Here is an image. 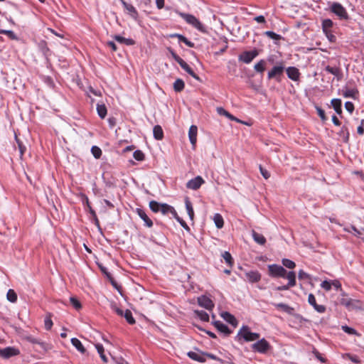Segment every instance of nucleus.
I'll return each mask as SVG.
<instances>
[{"instance_id":"obj_1","label":"nucleus","mask_w":364,"mask_h":364,"mask_svg":"<svg viewBox=\"0 0 364 364\" xmlns=\"http://www.w3.org/2000/svg\"><path fill=\"white\" fill-rule=\"evenodd\" d=\"M176 13L181 17L188 24L192 26L196 29L201 33H207V28L203 25L199 19L192 14L183 13L179 11H176Z\"/></svg>"},{"instance_id":"obj_2","label":"nucleus","mask_w":364,"mask_h":364,"mask_svg":"<svg viewBox=\"0 0 364 364\" xmlns=\"http://www.w3.org/2000/svg\"><path fill=\"white\" fill-rule=\"evenodd\" d=\"M176 13L181 17L188 24L192 26L196 29L201 33H207V28L203 25L199 19L192 14L183 13L179 11H176Z\"/></svg>"},{"instance_id":"obj_3","label":"nucleus","mask_w":364,"mask_h":364,"mask_svg":"<svg viewBox=\"0 0 364 364\" xmlns=\"http://www.w3.org/2000/svg\"><path fill=\"white\" fill-rule=\"evenodd\" d=\"M259 338V334L253 333L247 326H242L235 336V340L241 342L243 340L245 342L254 341Z\"/></svg>"},{"instance_id":"obj_4","label":"nucleus","mask_w":364,"mask_h":364,"mask_svg":"<svg viewBox=\"0 0 364 364\" xmlns=\"http://www.w3.org/2000/svg\"><path fill=\"white\" fill-rule=\"evenodd\" d=\"M329 11L334 14L341 20H348L349 16L346 9L338 2H331L328 3Z\"/></svg>"},{"instance_id":"obj_5","label":"nucleus","mask_w":364,"mask_h":364,"mask_svg":"<svg viewBox=\"0 0 364 364\" xmlns=\"http://www.w3.org/2000/svg\"><path fill=\"white\" fill-rule=\"evenodd\" d=\"M285 70L284 63L282 60L277 62L272 69L267 73V78L269 80L275 79L277 81L280 80L281 76Z\"/></svg>"},{"instance_id":"obj_6","label":"nucleus","mask_w":364,"mask_h":364,"mask_svg":"<svg viewBox=\"0 0 364 364\" xmlns=\"http://www.w3.org/2000/svg\"><path fill=\"white\" fill-rule=\"evenodd\" d=\"M269 274L272 277H282L285 278L287 270L278 264H269L268 266Z\"/></svg>"},{"instance_id":"obj_7","label":"nucleus","mask_w":364,"mask_h":364,"mask_svg":"<svg viewBox=\"0 0 364 364\" xmlns=\"http://www.w3.org/2000/svg\"><path fill=\"white\" fill-rule=\"evenodd\" d=\"M259 55V52L257 49H253L249 51H245L241 53L238 59L240 61H242L246 64L250 63L257 55Z\"/></svg>"},{"instance_id":"obj_8","label":"nucleus","mask_w":364,"mask_h":364,"mask_svg":"<svg viewBox=\"0 0 364 364\" xmlns=\"http://www.w3.org/2000/svg\"><path fill=\"white\" fill-rule=\"evenodd\" d=\"M269 348V343L264 338L259 340L252 346V350L259 353H267Z\"/></svg>"},{"instance_id":"obj_9","label":"nucleus","mask_w":364,"mask_h":364,"mask_svg":"<svg viewBox=\"0 0 364 364\" xmlns=\"http://www.w3.org/2000/svg\"><path fill=\"white\" fill-rule=\"evenodd\" d=\"M205 183L204 179L198 176L191 180L186 183V188L191 190L196 191L200 188V186Z\"/></svg>"},{"instance_id":"obj_10","label":"nucleus","mask_w":364,"mask_h":364,"mask_svg":"<svg viewBox=\"0 0 364 364\" xmlns=\"http://www.w3.org/2000/svg\"><path fill=\"white\" fill-rule=\"evenodd\" d=\"M19 354L18 349L14 347H6L0 348V357L7 359Z\"/></svg>"},{"instance_id":"obj_11","label":"nucleus","mask_w":364,"mask_h":364,"mask_svg":"<svg viewBox=\"0 0 364 364\" xmlns=\"http://www.w3.org/2000/svg\"><path fill=\"white\" fill-rule=\"evenodd\" d=\"M198 305L205 308L208 311H212L214 308V303L213 301L206 296H201L198 298Z\"/></svg>"},{"instance_id":"obj_12","label":"nucleus","mask_w":364,"mask_h":364,"mask_svg":"<svg viewBox=\"0 0 364 364\" xmlns=\"http://www.w3.org/2000/svg\"><path fill=\"white\" fill-rule=\"evenodd\" d=\"M286 70L287 77L293 81H299L300 78V72L298 68L294 66L288 67Z\"/></svg>"},{"instance_id":"obj_13","label":"nucleus","mask_w":364,"mask_h":364,"mask_svg":"<svg viewBox=\"0 0 364 364\" xmlns=\"http://www.w3.org/2000/svg\"><path fill=\"white\" fill-rule=\"evenodd\" d=\"M309 304L314 307V309L318 313H324L326 311V306L323 305H318L316 304V298L313 294H309L308 296Z\"/></svg>"},{"instance_id":"obj_14","label":"nucleus","mask_w":364,"mask_h":364,"mask_svg":"<svg viewBox=\"0 0 364 364\" xmlns=\"http://www.w3.org/2000/svg\"><path fill=\"white\" fill-rule=\"evenodd\" d=\"M120 1L128 14L134 19H136L139 14L136 9L132 4L127 3L124 0H120Z\"/></svg>"},{"instance_id":"obj_15","label":"nucleus","mask_w":364,"mask_h":364,"mask_svg":"<svg viewBox=\"0 0 364 364\" xmlns=\"http://www.w3.org/2000/svg\"><path fill=\"white\" fill-rule=\"evenodd\" d=\"M198 127L196 125H191L188 130V138L191 145L195 147L197 142Z\"/></svg>"},{"instance_id":"obj_16","label":"nucleus","mask_w":364,"mask_h":364,"mask_svg":"<svg viewBox=\"0 0 364 364\" xmlns=\"http://www.w3.org/2000/svg\"><path fill=\"white\" fill-rule=\"evenodd\" d=\"M136 213L139 216V218L144 222L145 225L149 228L153 226L152 220L148 217L145 211L141 208H136Z\"/></svg>"},{"instance_id":"obj_17","label":"nucleus","mask_w":364,"mask_h":364,"mask_svg":"<svg viewBox=\"0 0 364 364\" xmlns=\"http://www.w3.org/2000/svg\"><path fill=\"white\" fill-rule=\"evenodd\" d=\"M220 316L228 323L231 324L233 327H236L238 322L235 317L228 311H223L220 314Z\"/></svg>"},{"instance_id":"obj_18","label":"nucleus","mask_w":364,"mask_h":364,"mask_svg":"<svg viewBox=\"0 0 364 364\" xmlns=\"http://www.w3.org/2000/svg\"><path fill=\"white\" fill-rule=\"evenodd\" d=\"M247 279L251 283L258 282L261 279V274L258 271H250L245 273Z\"/></svg>"},{"instance_id":"obj_19","label":"nucleus","mask_w":364,"mask_h":364,"mask_svg":"<svg viewBox=\"0 0 364 364\" xmlns=\"http://www.w3.org/2000/svg\"><path fill=\"white\" fill-rule=\"evenodd\" d=\"M214 326L219 331L220 333H223L225 336H229L232 331L229 329V328L222 323L220 321H215L213 322Z\"/></svg>"},{"instance_id":"obj_20","label":"nucleus","mask_w":364,"mask_h":364,"mask_svg":"<svg viewBox=\"0 0 364 364\" xmlns=\"http://www.w3.org/2000/svg\"><path fill=\"white\" fill-rule=\"evenodd\" d=\"M343 96L346 98L356 99L358 96V90L356 88L349 89L344 87L342 90Z\"/></svg>"},{"instance_id":"obj_21","label":"nucleus","mask_w":364,"mask_h":364,"mask_svg":"<svg viewBox=\"0 0 364 364\" xmlns=\"http://www.w3.org/2000/svg\"><path fill=\"white\" fill-rule=\"evenodd\" d=\"M160 206H161L160 212L163 215H168L170 213L172 215V216L176 215V211L173 206H171L167 203H161V205H160Z\"/></svg>"},{"instance_id":"obj_22","label":"nucleus","mask_w":364,"mask_h":364,"mask_svg":"<svg viewBox=\"0 0 364 364\" xmlns=\"http://www.w3.org/2000/svg\"><path fill=\"white\" fill-rule=\"evenodd\" d=\"M325 70L326 72H328V73H331V74L333 75L335 77H336L338 80H339L342 78L341 70L339 68L331 67V66L327 65L325 68Z\"/></svg>"},{"instance_id":"obj_23","label":"nucleus","mask_w":364,"mask_h":364,"mask_svg":"<svg viewBox=\"0 0 364 364\" xmlns=\"http://www.w3.org/2000/svg\"><path fill=\"white\" fill-rule=\"evenodd\" d=\"M178 64L186 73H188L193 78H195L197 80H200L199 77L194 73L193 69L183 60L179 62Z\"/></svg>"},{"instance_id":"obj_24","label":"nucleus","mask_w":364,"mask_h":364,"mask_svg":"<svg viewBox=\"0 0 364 364\" xmlns=\"http://www.w3.org/2000/svg\"><path fill=\"white\" fill-rule=\"evenodd\" d=\"M188 356L193 360L203 363L205 361V358L203 354L200 353L189 351L187 353Z\"/></svg>"},{"instance_id":"obj_25","label":"nucleus","mask_w":364,"mask_h":364,"mask_svg":"<svg viewBox=\"0 0 364 364\" xmlns=\"http://www.w3.org/2000/svg\"><path fill=\"white\" fill-rule=\"evenodd\" d=\"M333 26V22L330 18H326L322 21L321 27L323 33L332 31L331 28Z\"/></svg>"},{"instance_id":"obj_26","label":"nucleus","mask_w":364,"mask_h":364,"mask_svg":"<svg viewBox=\"0 0 364 364\" xmlns=\"http://www.w3.org/2000/svg\"><path fill=\"white\" fill-rule=\"evenodd\" d=\"M266 66L267 61L264 59H261L254 65V70L257 73H262L265 70Z\"/></svg>"},{"instance_id":"obj_27","label":"nucleus","mask_w":364,"mask_h":364,"mask_svg":"<svg viewBox=\"0 0 364 364\" xmlns=\"http://www.w3.org/2000/svg\"><path fill=\"white\" fill-rule=\"evenodd\" d=\"M154 137L156 140H161L164 137V132L161 126L156 125L153 129Z\"/></svg>"},{"instance_id":"obj_28","label":"nucleus","mask_w":364,"mask_h":364,"mask_svg":"<svg viewBox=\"0 0 364 364\" xmlns=\"http://www.w3.org/2000/svg\"><path fill=\"white\" fill-rule=\"evenodd\" d=\"M272 304L277 309H280L284 312H287L289 314H291L294 311V309L289 305L284 304V303H272Z\"/></svg>"},{"instance_id":"obj_29","label":"nucleus","mask_w":364,"mask_h":364,"mask_svg":"<svg viewBox=\"0 0 364 364\" xmlns=\"http://www.w3.org/2000/svg\"><path fill=\"white\" fill-rule=\"evenodd\" d=\"M185 205H186V211L188 213V215L190 219L191 220H193V218H194V210L193 208L192 203L190 201V200L188 199V198H186L185 199Z\"/></svg>"},{"instance_id":"obj_30","label":"nucleus","mask_w":364,"mask_h":364,"mask_svg":"<svg viewBox=\"0 0 364 364\" xmlns=\"http://www.w3.org/2000/svg\"><path fill=\"white\" fill-rule=\"evenodd\" d=\"M331 105L338 114L342 113V102L340 99H333L331 100Z\"/></svg>"},{"instance_id":"obj_31","label":"nucleus","mask_w":364,"mask_h":364,"mask_svg":"<svg viewBox=\"0 0 364 364\" xmlns=\"http://www.w3.org/2000/svg\"><path fill=\"white\" fill-rule=\"evenodd\" d=\"M346 308L348 310L360 309L362 308V304L359 300L350 299Z\"/></svg>"},{"instance_id":"obj_32","label":"nucleus","mask_w":364,"mask_h":364,"mask_svg":"<svg viewBox=\"0 0 364 364\" xmlns=\"http://www.w3.org/2000/svg\"><path fill=\"white\" fill-rule=\"evenodd\" d=\"M114 38L115 41H117V42L120 43H124L127 46H132V45H134V41L133 39L132 38H124L119 35H115L114 36Z\"/></svg>"},{"instance_id":"obj_33","label":"nucleus","mask_w":364,"mask_h":364,"mask_svg":"<svg viewBox=\"0 0 364 364\" xmlns=\"http://www.w3.org/2000/svg\"><path fill=\"white\" fill-rule=\"evenodd\" d=\"M252 237H253V240L258 244L259 245H264L265 242H266V239L265 237L262 235V234H259L255 231H252Z\"/></svg>"},{"instance_id":"obj_34","label":"nucleus","mask_w":364,"mask_h":364,"mask_svg":"<svg viewBox=\"0 0 364 364\" xmlns=\"http://www.w3.org/2000/svg\"><path fill=\"white\" fill-rule=\"evenodd\" d=\"M71 343L80 353H84L85 352V348H84L82 343H81V341L79 339H77L76 338H73L71 339Z\"/></svg>"},{"instance_id":"obj_35","label":"nucleus","mask_w":364,"mask_h":364,"mask_svg":"<svg viewBox=\"0 0 364 364\" xmlns=\"http://www.w3.org/2000/svg\"><path fill=\"white\" fill-rule=\"evenodd\" d=\"M97 112L99 117L101 119H104L107 113V109L106 106L104 104H97Z\"/></svg>"},{"instance_id":"obj_36","label":"nucleus","mask_w":364,"mask_h":364,"mask_svg":"<svg viewBox=\"0 0 364 364\" xmlns=\"http://www.w3.org/2000/svg\"><path fill=\"white\" fill-rule=\"evenodd\" d=\"M213 221H214V223L215 225V226L218 228V229H220L223 227V225H224V220H223V218L222 217V215L219 213H215L213 215Z\"/></svg>"},{"instance_id":"obj_37","label":"nucleus","mask_w":364,"mask_h":364,"mask_svg":"<svg viewBox=\"0 0 364 364\" xmlns=\"http://www.w3.org/2000/svg\"><path fill=\"white\" fill-rule=\"evenodd\" d=\"M285 278L288 279L287 284H289V286L292 287L296 285V274L294 272L290 271L288 273L287 272Z\"/></svg>"},{"instance_id":"obj_38","label":"nucleus","mask_w":364,"mask_h":364,"mask_svg":"<svg viewBox=\"0 0 364 364\" xmlns=\"http://www.w3.org/2000/svg\"><path fill=\"white\" fill-rule=\"evenodd\" d=\"M195 315L198 317L203 321H209V315L204 311L202 310H195Z\"/></svg>"},{"instance_id":"obj_39","label":"nucleus","mask_w":364,"mask_h":364,"mask_svg":"<svg viewBox=\"0 0 364 364\" xmlns=\"http://www.w3.org/2000/svg\"><path fill=\"white\" fill-rule=\"evenodd\" d=\"M184 87L185 83L181 79L178 78L173 82V89L177 92H181L184 89Z\"/></svg>"},{"instance_id":"obj_40","label":"nucleus","mask_w":364,"mask_h":364,"mask_svg":"<svg viewBox=\"0 0 364 364\" xmlns=\"http://www.w3.org/2000/svg\"><path fill=\"white\" fill-rule=\"evenodd\" d=\"M95 348L97 350V353L100 354L102 360L105 363L107 362V358L105 356V355L104 354L105 350H104L103 346L100 343H97V344H95Z\"/></svg>"},{"instance_id":"obj_41","label":"nucleus","mask_w":364,"mask_h":364,"mask_svg":"<svg viewBox=\"0 0 364 364\" xmlns=\"http://www.w3.org/2000/svg\"><path fill=\"white\" fill-rule=\"evenodd\" d=\"M122 316L125 318V319L129 324H134L135 323V320L133 318L132 314L130 310L126 309Z\"/></svg>"},{"instance_id":"obj_42","label":"nucleus","mask_w":364,"mask_h":364,"mask_svg":"<svg viewBox=\"0 0 364 364\" xmlns=\"http://www.w3.org/2000/svg\"><path fill=\"white\" fill-rule=\"evenodd\" d=\"M161 203L156 201V200H151L149 202V208L154 213H159L160 212V208Z\"/></svg>"},{"instance_id":"obj_43","label":"nucleus","mask_w":364,"mask_h":364,"mask_svg":"<svg viewBox=\"0 0 364 364\" xmlns=\"http://www.w3.org/2000/svg\"><path fill=\"white\" fill-rule=\"evenodd\" d=\"M0 34H5L11 40H18V38L16 33L11 30L0 29Z\"/></svg>"},{"instance_id":"obj_44","label":"nucleus","mask_w":364,"mask_h":364,"mask_svg":"<svg viewBox=\"0 0 364 364\" xmlns=\"http://www.w3.org/2000/svg\"><path fill=\"white\" fill-rule=\"evenodd\" d=\"M6 297L7 299L12 303H15L17 301V294L13 289L8 291Z\"/></svg>"},{"instance_id":"obj_45","label":"nucleus","mask_w":364,"mask_h":364,"mask_svg":"<svg viewBox=\"0 0 364 364\" xmlns=\"http://www.w3.org/2000/svg\"><path fill=\"white\" fill-rule=\"evenodd\" d=\"M177 38L178 39L179 42L184 43L189 48H193L194 46H195L194 43H193L192 41H189L184 36H177Z\"/></svg>"},{"instance_id":"obj_46","label":"nucleus","mask_w":364,"mask_h":364,"mask_svg":"<svg viewBox=\"0 0 364 364\" xmlns=\"http://www.w3.org/2000/svg\"><path fill=\"white\" fill-rule=\"evenodd\" d=\"M222 256L228 264H229L230 266L232 265L233 259H232V257L229 252H227V251L224 252L223 253Z\"/></svg>"},{"instance_id":"obj_47","label":"nucleus","mask_w":364,"mask_h":364,"mask_svg":"<svg viewBox=\"0 0 364 364\" xmlns=\"http://www.w3.org/2000/svg\"><path fill=\"white\" fill-rule=\"evenodd\" d=\"M282 263L284 267L289 269H294L296 267L295 262L289 259H283Z\"/></svg>"},{"instance_id":"obj_48","label":"nucleus","mask_w":364,"mask_h":364,"mask_svg":"<svg viewBox=\"0 0 364 364\" xmlns=\"http://www.w3.org/2000/svg\"><path fill=\"white\" fill-rule=\"evenodd\" d=\"M91 151L95 159L100 158V156L102 155V151L98 146H93L91 148Z\"/></svg>"},{"instance_id":"obj_49","label":"nucleus","mask_w":364,"mask_h":364,"mask_svg":"<svg viewBox=\"0 0 364 364\" xmlns=\"http://www.w3.org/2000/svg\"><path fill=\"white\" fill-rule=\"evenodd\" d=\"M134 158L139 161H143L144 159V154L140 150H136L133 154Z\"/></svg>"},{"instance_id":"obj_50","label":"nucleus","mask_w":364,"mask_h":364,"mask_svg":"<svg viewBox=\"0 0 364 364\" xmlns=\"http://www.w3.org/2000/svg\"><path fill=\"white\" fill-rule=\"evenodd\" d=\"M321 287L325 289L326 291H328L331 290L332 287L331 280H324L321 284Z\"/></svg>"},{"instance_id":"obj_51","label":"nucleus","mask_w":364,"mask_h":364,"mask_svg":"<svg viewBox=\"0 0 364 364\" xmlns=\"http://www.w3.org/2000/svg\"><path fill=\"white\" fill-rule=\"evenodd\" d=\"M341 328L345 333H346L348 334H350V335L357 334V331L354 328L349 327L348 326H342Z\"/></svg>"},{"instance_id":"obj_52","label":"nucleus","mask_w":364,"mask_h":364,"mask_svg":"<svg viewBox=\"0 0 364 364\" xmlns=\"http://www.w3.org/2000/svg\"><path fill=\"white\" fill-rule=\"evenodd\" d=\"M264 34L268 36L269 38H272V39H274V40H279L281 38V36L279 34H277L276 33L273 32V31H267L264 33Z\"/></svg>"},{"instance_id":"obj_53","label":"nucleus","mask_w":364,"mask_h":364,"mask_svg":"<svg viewBox=\"0 0 364 364\" xmlns=\"http://www.w3.org/2000/svg\"><path fill=\"white\" fill-rule=\"evenodd\" d=\"M70 301L75 309H80L81 308V304L76 298L70 297Z\"/></svg>"},{"instance_id":"obj_54","label":"nucleus","mask_w":364,"mask_h":364,"mask_svg":"<svg viewBox=\"0 0 364 364\" xmlns=\"http://www.w3.org/2000/svg\"><path fill=\"white\" fill-rule=\"evenodd\" d=\"M298 277L299 279H309L311 277L308 273L301 269L299 271Z\"/></svg>"},{"instance_id":"obj_55","label":"nucleus","mask_w":364,"mask_h":364,"mask_svg":"<svg viewBox=\"0 0 364 364\" xmlns=\"http://www.w3.org/2000/svg\"><path fill=\"white\" fill-rule=\"evenodd\" d=\"M111 309H112V311L116 312L117 314V315H119L120 316H123V314L124 311L122 309H121L120 308H119L115 304H111Z\"/></svg>"},{"instance_id":"obj_56","label":"nucleus","mask_w":364,"mask_h":364,"mask_svg":"<svg viewBox=\"0 0 364 364\" xmlns=\"http://www.w3.org/2000/svg\"><path fill=\"white\" fill-rule=\"evenodd\" d=\"M259 168L260 173L265 179H268L270 177L269 172L265 168H264L261 165H259Z\"/></svg>"},{"instance_id":"obj_57","label":"nucleus","mask_w":364,"mask_h":364,"mask_svg":"<svg viewBox=\"0 0 364 364\" xmlns=\"http://www.w3.org/2000/svg\"><path fill=\"white\" fill-rule=\"evenodd\" d=\"M173 217L181 224V225L183 228H184L185 229H188V226L187 225L186 222L178 215L177 213H176V215H173Z\"/></svg>"},{"instance_id":"obj_58","label":"nucleus","mask_w":364,"mask_h":364,"mask_svg":"<svg viewBox=\"0 0 364 364\" xmlns=\"http://www.w3.org/2000/svg\"><path fill=\"white\" fill-rule=\"evenodd\" d=\"M44 325L46 330H50L53 326V321L50 317H46L44 320Z\"/></svg>"},{"instance_id":"obj_59","label":"nucleus","mask_w":364,"mask_h":364,"mask_svg":"<svg viewBox=\"0 0 364 364\" xmlns=\"http://www.w3.org/2000/svg\"><path fill=\"white\" fill-rule=\"evenodd\" d=\"M342 296H343V297L341 299L340 302H341V304L342 305H343V306H345L346 307L347 305L348 304L349 301L350 300V299L347 298L346 295V294L344 292L342 293Z\"/></svg>"},{"instance_id":"obj_60","label":"nucleus","mask_w":364,"mask_h":364,"mask_svg":"<svg viewBox=\"0 0 364 364\" xmlns=\"http://www.w3.org/2000/svg\"><path fill=\"white\" fill-rule=\"evenodd\" d=\"M345 108L348 112L352 113L354 110V105L353 102L348 101L345 103Z\"/></svg>"},{"instance_id":"obj_61","label":"nucleus","mask_w":364,"mask_h":364,"mask_svg":"<svg viewBox=\"0 0 364 364\" xmlns=\"http://www.w3.org/2000/svg\"><path fill=\"white\" fill-rule=\"evenodd\" d=\"M323 33L329 41L334 42L336 41V36L332 33V31L325 32Z\"/></svg>"},{"instance_id":"obj_62","label":"nucleus","mask_w":364,"mask_h":364,"mask_svg":"<svg viewBox=\"0 0 364 364\" xmlns=\"http://www.w3.org/2000/svg\"><path fill=\"white\" fill-rule=\"evenodd\" d=\"M331 284L336 290L341 289V284L338 280H331Z\"/></svg>"},{"instance_id":"obj_63","label":"nucleus","mask_w":364,"mask_h":364,"mask_svg":"<svg viewBox=\"0 0 364 364\" xmlns=\"http://www.w3.org/2000/svg\"><path fill=\"white\" fill-rule=\"evenodd\" d=\"M316 110H317V112H318V116L320 117V118L322 119V120H325L326 119V116H325V112L324 110H323L320 107H317L316 108Z\"/></svg>"},{"instance_id":"obj_64","label":"nucleus","mask_w":364,"mask_h":364,"mask_svg":"<svg viewBox=\"0 0 364 364\" xmlns=\"http://www.w3.org/2000/svg\"><path fill=\"white\" fill-rule=\"evenodd\" d=\"M170 52H171V56L173 57V58L178 63H179V62L182 61L183 59L181 57H179L173 50H171Z\"/></svg>"}]
</instances>
